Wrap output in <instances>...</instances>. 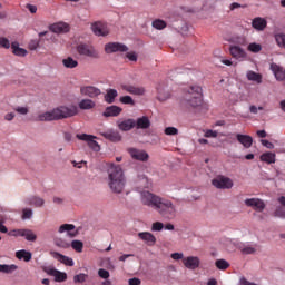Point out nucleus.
I'll use <instances>...</instances> for the list:
<instances>
[{"mask_svg": "<svg viewBox=\"0 0 285 285\" xmlns=\"http://www.w3.org/2000/svg\"><path fill=\"white\" fill-rule=\"evenodd\" d=\"M107 183L114 195H121L126 190V174L119 165L109 164L107 168Z\"/></svg>", "mask_w": 285, "mask_h": 285, "instance_id": "1", "label": "nucleus"}, {"mask_svg": "<svg viewBox=\"0 0 285 285\" xmlns=\"http://www.w3.org/2000/svg\"><path fill=\"white\" fill-rule=\"evenodd\" d=\"M77 115V107H56L49 111L41 112L37 116V121H60Z\"/></svg>", "mask_w": 285, "mask_h": 285, "instance_id": "2", "label": "nucleus"}, {"mask_svg": "<svg viewBox=\"0 0 285 285\" xmlns=\"http://www.w3.org/2000/svg\"><path fill=\"white\" fill-rule=\"evenodd\" d=\"M185 101L190 108H199L204 104V90L199 86H191L186 95Z\"/></svg>", "mask_w": 285, "mask_h": 285, "instance_id": "3", "label": "nucleus"}, {"mask_svg": "<svg viewBox=\"0 0 285 285\" xmlns=\"http://www.w3.org/2000/svg\"><path fill=\"white\" fill-rule=\"evenodd\" d=\"M157 213L161 215L165 219H170V217H175L177 215V207L173 202L161 198L156 207Z\"/></svg>", "mask_w": 285, "mask_h": 285, "instance_id": "4", "label": "nucleus"}, {"mask_svg": "<svg viewBox=\"0 0 285 285\" xmlns=\"http://www.w3.org/2000/svg\"><path fill=\"white\" fill-rule=\"evenodd\" d=\"M140 202L144 206H148L149 208L157 209L159 206V202H161V197L150 193V191H142L140 194Z\"/></svg>", "mask_w": 285, "mask_h": 285, "instance_id": "5", "label": "nucleus"}, {"mask_svg": "<svg viewBox=\"0 0 285 285\" xmlns=\"http://www.w3.org/2000/svg\"><path fill=\"white\" fill-rule=\"evenodd\" d=\"M212 186L218 190H230L235 184L233 183V179L224 175H218L212 179Z\"/></svg>", "mask_w": 285, "mask_h": 285, "instance_id": "6", "label": "nucleus"}, {"mask_svg": "<svg viewBox=\"0 0 285 285\" xmlns=\"http://www.w3.org/2000/svg\"><path fill=\"white\" fill-rule=\"evenodd\" d=\"M76 51L80 57H89L90 59H99V51L95 49L92 46L87 43H79L76 47Z\"/></svg>", "mask_w": 285, "mask_h": 285, "instance_id": "7", "label": "nucleus"}, {"mask_svg": "<svg viewBox=\"0 0 285 285\" xmlns=\"http://www.w3.org/2000/svg\"><path fill=\"white\" fill-rule=\"evenodd\" d=\"M77 139L80 141H86L91 148V150H95L96 153H99L101 150V147L99 146V142H97V137L94 135H88V134H77L76 135Z\"/></svg>", "mask_w": 285, "mask_h": 285, "instance_id": "8", "label": "nucleus"}, {"mask_svg": "<svg viewBox=\"0 0 285 285\" xmlns=\"http://www.w3.org/2000/svg\"><path fill=\"white\" fill-rule=\"evenodd\" d=\"M58 233L60 235L67 233V237H69L70 239H75V237L79 235V228L77 229V227L72 224H62L59 226Z\"/></svg>", "mask_w": 285, "mask_h": 285, "instance_id": "9", "label": "nucleus"}, {"mask_svg": "<svg viewBox=\"0 0 285 285\" xmlns=\"http://www.w3.org/2000/svg\"><path fill=\"white\" fill-rule=\"evenodd\" d=\"M91 31L96 37H108L110 35V30H108V26L101 21L91 23Z\"/></svg>", "mask_w": 285, "mask_h": 285, "instance_id": "10", "label": "nucleus"}, {"mask_svg": "<svg viewBox=\"0 0 285 285\" xmlns=\"http://www.w3.org/2000/svg\"><path fill=\"white\" fill-rule=\"evenodd\" d=\"M156 90H157L156 99L158 101H160V104H164V101H168V99H170L171 94H170V90L168 89V87L166 85L159 83L156 87Z\"/></svg>", "mask_w": 285, "mask_h": 285, "instance_id": "11", "label": "nucleus"}, {"mask_svg": "<svg viewBox=\"0 0 285 285\" xmlns=\"http://www.w3.org/2000/svg\"><path fill=\"white\" fill-rule=\"evenodd\" d=\"M80 95L82 97H89V99H97L101 95V89L95 86H85L80 88Z\"/></svg>", "mask_w": 285, "mask_h": 285, "instance_id": "12", "label": "nucleus"}, {"mask_svg": "<svg viewBox=\"0 0 285 285\" xmlns=\"http://www.w3.org/2000/svg\"><path fill=\"white\" fill-rule=\"evenodd\" d=\"M105 51L107 55H112V52H128V47L119 42H109L105 46Z\"/></svg>", "mask_w": 285, "mask_h": 285, "instance_id": "13", "label": "nucleus"}, {"mask_svg": "<svg viewBox=\"0 0 285 285\" xmlns=\"http://www.w3.org/2000/svg\"><path fill=\"white\" fill-rule=\"evenodd\" d=\"M183 264L185 268H188L189 271H196V268H199L202 261L197 256H188L183 258Z\"/></svg>", "mask_w": 285, "mask_h": 285, "instance_id": "14", "label": "nucleus"}, {"mask_svg": "<svg viewBox=\"0 0 285 285\" xmlns=\"http://www.w3.org/2000/svg\"><path fill=\"white\" fill-rule=\"evenodd\" d=\"M128 153H129L131 159H136L137 161H148V159H149L148 153H146L145 150H141V149L129 148Z\"/></svg>", "mask_w": 285, "mask_h": 285, "instance_id": "15", "label": "nucleus"}, {"mask_svg": "<svg viewBox=\"0 0 285 285\" xmlns=\"http://www.w3.org/2000/svg\"><path fill=\"white\" fill-rule=\"evenodd\" d=\"M49 30L55 35H66V32H70V26L66 22H57L51 24Z\"/></svg>", "mask_w": 285, "mask_h": 285, "instance_id": "16", "label": "nucleus"}, {"mask_svg": "<svg viewBox=\"0 0 285 285\" xmlns=\"http://www.w3.org/2000/svg\"><path fill=\"white\" fill-rule=\"evenodd\" d=\"M245 204L249 208H254V210H258V213H262L264 208H266V204H264V200L259 198H248L245 200Z\"/></svg>", "mask_w": 285, "mask_h": 285, "instance_id": "17", "label": "nucleus"}, {"mask_svg": "<svg viewBox=\"0 0 285 285\" xmlns=\"http://www.w3.org/2000/svg\"><path fill=\"white\" fill-rule=\"evenodd\" d=\"M121 88L126 92H129V95H136L138 97H142V95H146V88L144 87H136L132 85H122Z\"/></svg>", "mask_w": 285, "mask_h": 285, "instance_id": "18", "label": "nucleus"}, {"mask_svg": "<svg viewBox=\"0 0 285 285\" xmlns=\"http://www.w3.org/2000/svg\"><path fill=\"white\" fill-rule=\"evenodd\" d=\"M50 255L53 259L60 262V264H65V266H75V261L66 255L59 254L58 252H50Z\"/></svg>", "mask_w": 285, "mask_h": 285, "instance_id": "19", "label": "nucleus"}, {"mask_svg": "<svg viewBox=\"0 0 285 285\" xmlns=\"http://www.w3.org/2000/svg\"><path fill=\"white\" fill-rule=\"evenodd\" d=\"M47 275L55 277V282H66L68 274L56 268H47Z\"/></svg>", "mask_w": 285, "mask_h": 285, "instance_id": "20", "label": "nucleus"}, {"mask_svg": "<svg viewBox=\"0 0 285 285\" xmlns=\"http://www.w3.org/2000/svg\"><path fill=\"white\" fill-rule=\"evenodd\" d=\"M138 237L145 242V244H148V246H155V244H157V238L150 232H140L138 233Z\"/></svg>", "mask_w": 285, "mask_h": 285, "instance_id": "21", "label": "nucleus"}, {"mask_svg": "<svg viewBox=\"0 0 285 285\" xmlns=\"http://www.w3.org/2000/svg\"><path fill=\"white\" fill-rule=\"evenodd\" d=\"M271 70L275 76V79L277 81H285V69L284 67H279L277 63H272L271 65Z\"/></svg>", "mask_w": 285, "mask_h": 285, "instance_id": "22", "label": "nucleus"}, {"mask_svg": "<svg viewBox=\"0 0 285 285\" xmlns=\"http://www.w3.org/2000/svg\"><path fill=\"white\" fill-rule=\"evenodd\" d=\"M135 128L137 130H148L150 128V118L148 116H142L135 120Z\"/></svg>", "mask_w": 285, "mask_h": 285, "instance_id": "23", "label": "nucleus"}, {"mask_svg": "<svg viewBox=\"0 0 285 285\" xmlns=\"http://www.w3.org/2000/svg\"><path fill=\"white\" fill-rule=\"evenodd\" d=\"M117 126L122 132H128V130L135 128V119L118 120Z\"/></svg>", "mask_w": 285, "mask_h": 285, "instance_id": "24", "label": "nucleus"}, {"mask_svg": "<svg viewBox=\"0 0 285 285\" xmlns=\"http://www.w3.org/2000/svg\"><path fill=\"white\" fill-rule=\"evenodd\" d=\"M121 107L112 105L105 109V111L102 112V117H119V115H121Z\"/></svg>", "mask_w": 285, "mask_h": 285, "instance_id": "25", "label": "nucleus"}, {"mask_svg": "<svg viewBox=\"0 0 285 285\" xmlns=\"http://www.w3.org/2000/svg\"><path fill=\"white\" fill-rule=\"evenodd\" d=\"M229 51L234 59H246V51L239 46H232Z\"/></svg>", "mask_w": 285, "mask_h": 285, "instance_id": "26", "label": "nucleus"}, {"mask_svg": "<svg viewBox=\"0 0 285 285\" xmlns=\"http://www.w3.org/2000/svg\"><path fill=\"white\" fill-rule=\"evenodd\" d=\"M236 139L244 148H250V146H253V137L249 135L237 134Z\"/></svg>", "mask_w": 285, "mask_h": 285, "instance_id": "27", "label": "nucleus"}, {"mask_svg": "<svg viewBox=\"0 0 285 285\" xmlns=\"http://www.w3.org/2000/svg\"><path fill=\"white\" fill-rule=\"evenodd\" d=\"M268 22H266V19L264 18H255L253 21H252V26L255 30H258V31H262V30H265L266 29V26H267Z\"/></svg>", "mask_w": 285, "mask_h": 285, "instance_id": "28", "label": "nucleus"}, {"mask_svg": "<svg viewBox=\"0 0 285 285\" xmlns=\"http://www.w3.org/2000/svg\"><path fill=\"white\" fill-rule=\"evenodd\" d=\"M101 136L109 141H121V135H119V132L115 130L102 132Z\"/></svg>", "mask_w": 285, "mask_h": 285, "instance_id": "29", "label": "nucleus"}, {"mask_svg": "<svg viewBox=\"0 0 285 285\" xmlns=\"http://www.w3.org/2000/svg\"><path fill=\"white\" fill-rule=\"evenodd\" d=\"M80 110H92L97 106V104L92 99H82L78 104Z\"/></svg>", "mask_w": 285, "mask_h": 285, "instance_id": "30", "label": "nucleus"}, {"mask_svg": "<svg viewBox=\"0 0 285 285\" xmlns=\"http://www.w3.org/2000/svg\"><path fill=\"white\" fill-rule=\"evenodd\" d=\"M11 49L13 55H16L17 57H26V55H28V50L19 47V42H12Z\"/></svg>", "mask_w": 285, "mask_h": 285, "instance_id": "31", "label": "nucleus"}, {"mask_svg": "<svg viewBox=\"0 0 285 285\" xmlns=\"http://www.w3.org/2000/svg\"><path fill=\"white\" fill-rule=\"evenodd\" d=\"M117 97H119V94L116 89H108L105 95V101L106 104H115V99H117Z\"/></svg>", "mask_w": 285, "mask_h": 285, "instance_id": "32", "label": "nucleus"}, {"mask_svg": "<svg viewBox=\"0 0 285 285\" xmlns=\"http://www.w3.org/2000/svg\"><path fill=\"white\" fill-rule=\"evenodd\" d=\"M17 259H23L24 262H30L32 259V253L21 249L16 253Z\"/></svg>", "mask_w": 285, "mask_h": 285, "instance_id": "33", "label": "nucleus"}, {"mask_svg": "<svg viewBox=\"0 0 285 285\" xmlns=\"http://www.w3.org/2000/svg\"><path fill=\"white\" fill-rule=\"evenodd\" d=\"M29 204L36 208H41L46 204V200H43L41 197L33 196L29 199Z\"/></svg>", "mask_w": 285, "mask_h": 285, "instance_id": "34", "label": "nucleus"}, {"mask_svg": "<svg viewBox=\"0 0 285 285\" xmlns=\"http://www.w3.org/2000/svg\"><path fill=\"white\" fill-rule=\"evenodd\" d=\"M17 268H19L17 265L12 264V265H1L0 264V273H6L7 275H10L12 273H14V271H17Z\"/></svg>", "mask_w": 285, "mask_h": 285, "instance_id": "35", "label": "nucleus"}, {"mask_svg": "<svg viewBox=\"0 0 285 285\" xmlns=\"http://www.w3.org/2000/svg\"><path fill=\"white\" fill-rule=\"evenodd\" d=\"M22 237L27 239V242H37V234L32 232V229H22Z\"/></svg>", "mask_w": 285, "mask_h": 285, "instance_id": "36", "label": "nucleus"}, {"mask_svg": "<svg viewBox=\"0 0 285 285\" xmlns=\"http://www.w3.org/2000/svg\"><path fill=\"white\" fill-rule=\"evenodd\" d=\"M248 81H255L256 83H262V75L255 71H248L246 75Z\"/></svg>", "mask_w": 285, "mask_h": 285, "instance_id": "37", "label": "nucleus"}, {"mask_svg": "<svg viewBox=\"0 0 285 285\" xmlns=\"http://www.w3.org/2000/svg\"><path fill=\"white\" fill-rule=\"evenodd\" d=\"M62 65L65 66V68H77L79 66V62L72 57H68L62 60Z\"/></svg>", "mask_w": 285, "mask_h": 285, "instance_id": "38", "label": "nucleus"}, {"mask_svg": "<svg viewBox=\"0 0 285 285\" xmlns=\"http://www.w3.org/2000/svg\"><path fill=\"white\" fill-rule=\"evenodd\" d=\"M261 161H265L266 164H275V154L274 153L262 154Z\"/></svg>", "mask_w": 285, "mask_h": 285, "instance_id": "39", "label": "nucleus"}, {"mask_svg": "<svg viewBox=\"0 0 285 285\" xmlns=\"http://www.w3.org/2000/svg\"><path fill=\"white\" fill-rule=\"evenodd\" d=\"M215 266L218 268V271H226L230 267V264L226 259H217L215 262Z\"/></svg>", "mask_w": 285, "mask_h": 285, "instance_id": "40", "label": "nucleus"}, {"mask_svg": "<svg viewBox=\"0 0 285 285\" xmlns=\"http://www.w3.org/2000/svg\"><path fill=\"white\" fill-rule=\"evenodd\" d=\"M70 246H71V248H73V250H76V253L83 252V242H81V240H72Z\"/></svg>", "mask_w": 285, "mask_h": 285, "instance_id": "41", "label": "nucleus"}, {"mask_svg": "<svg viewBox=\"0 0 285 285\" xmlns=\"http://www.w3.org/2000/svg\"><path fill=\"white\" fill-rule=\"evenodd\" d=\"M151 26L156 30H164V28H166V21H164L161 19H157V20L153 21Z\"/></svg>", "mask_w": 285, "mask_h": 285, "instance_id": "42", "label": "nucleus"}, {"mask_svg": "<svg viewBox=\"0 0 285 285\" xmlns=\"http://www.w3.org/2000/svg\"><path fill=\"white\" fill-rule=\"evenodd\" d=\"M86 279H88V275L80 273L73 276V283L75 284H83V282H86Z\"/></svg>", "mask_w": 285, "mask_h": 285, "instance_id": "43", "label": "nucleus"}, {"mask_svg": "<svg viewBox=\"0 0 285 285\" xmlns=\"http://www.w3.org/2000/svg\"><path fill=\"white\" fill-rule=\"evenodd\" d=\"M247 50H249V52H262V45L256 43V42H252L248 45Z\"/></svg>", "mask_w": 285, "mask_h": 285, "instance_id": "44", "label": "nucleus"}, {"mask_svg": "<svg viewBox=\"0 0 285 285\" xmlns=\"http://www.w3.org/2000/svg\"><path fill=\"white\" fill-rule=\"evenodd\" d=\"M120 104H125L128 106H135V100L130 96H122L119 99Z\"/></svg>", "mask_w": 285, "mask_h": 285, "instance_id": "45", "label": "nucleus"}, {"mask_svg": "<svg viewBox=\"0 0 285 285\" xmlns=\"http://www.w3.org/2000/svg\"><path fill=\"white\" fill-rule=\"evenodd\" d=\"M32 215H33V212L31 208H24L22 209V216H21V219L26 220V219H32Z\"/></svg>", "mask_w": 285, "mask_h": 285, "instance_id": "46", "label": "nucleus"}, {"mask_svg": "<svg viewBox=\"0 0 285 285\" xmlns=\"http://www.w3.org/2000/svg\"><path fill=\"white\" fill-rule=\"evenodd\" d=\"M55 244H56V246H58V248H70V243H68L61 238L56 239Z\"/></svg>", "mask_w": 285, "mask_h": 285, "instance_id": "47", "label": "nucleus"}, {"mask_svg": "<svg viewBox=\"0 0 285 285\" xmlns=\"http://www.w3.org/2000/svg\"><path fill=\"white\" fill-rule=\"evenodd\" d=\"M276 42L282 48H285V33H278L275 36Z\"/></svg>", "mask_w": 285, "mask_h": 285, "instance_id": "48", "label": "nucleus"}, {"mask_svg": "<svg viewBox=\"0 0 285 285\" xmlns=\"http://www.w3.org/2000/svg\"><path fill=\"white\" fill-rule=\"evenodd\" d=\"M151 230H153V232L160 233V230H164V223H161V222H155V223H153V225H151Z\"/></svg>", "mask_w": 285, "mask_h": 285, "instance_id": "49", "label": "nucleus"}, {"mask_svg": "<svg viewBox=\"0 0 285 285\" xmlns=\"http://www.w3.org/2000/svg\"><path fill=\"white\" fill-rule=\"evenodd\" d=\"M165 135H167V136L179 135V129L175 128V127H167V128H165Z\"/></svg>", "mask_w": 285, "mask_h": 285, "instance_id": "50", "label": "nucleus"}, {"mask_svg": "<svg viewBox=\"0 0 285 285\" xmlns=\"http://www.w3.org/2000/svg\"><path fill=\"white\" fill-rule=\"evenodd\" d=\"M243 255H255L257 253V249L253 246H247L242 249Z\"/></svg>", "mask_w": 285, "mask_h": 285, "instance_id": "51", "label": "nucleus"}, {"mask_svg": "<svg viewBox=\"0 0 285 285\" xmlns=\"http://www.w3.org/2000/svg\"><path fill=\"white\" fill-rule=\"evenodd\" d=\"M98 276L101 277V279H108L110 277V272L107 269L100 268L98 269Z\"/></svg>", "mask_w": 285, "mask_h": 285, "instance_id": "52", "label": "nucleus"}, {"mask_svg": "<svg viewBox=\"0 0 285 285\" xmlns=\"http://www.w3.org/2000/svg\"><path fill=\"white\" fill-rule=\"evenodd\" d=\"M274 217H281L285 219V210L282 207H277L274 212Z\"/></svg>", "mask_w": 285, "mask_h": 285, "instance_id": "53", "label": "nucleus"}, {"mask_svg": "<svg viewBox=\"0 0 285 285\" xmlns=\"http://www.w3.org/2000/svg\"><path fill=\"white\" fill-rule=\"evenodd\" d=\"M13 110L18 112V115H28V112H30L28 107H16Z\"/></svg>", "mask_w": 285, "mask_h": 285, "instance_id": "54", "label": "nucleus"}, {"mask_svg": "<svg viewBox=\"0 0 285 285\" xmlns=\"http://www.w3.org/2000/svg\"><path fill=\"white\" fill-rule=\"evenodd\" d=\"M0 48H6L8 50V48H10V40H8V38H0Z\"/></svg>", "mask_w": 285, "mask_h": 285, "instance_id": "55", "label": "nucleus"}, {"mask_svg": "<svg viewBox=\"0 0 285 285\" xmlns=\"http://www.w3.org/2000/svg\"><path fill=\"white\" fill-rule=\"evenodd\" d=\"M9 235L11 237H22L23 229H13V230L9 232Z\"/></svg>", "mask_w": 285, "mask_h": 285, "instance_id": "56", "label": "nucleus"}, {"mask_svg": "<svg viewBox=\"0 0 285 285\" xmlns=\"http://www.w3.org/2000/svg\"><path fill=\"white\" fill-rule=\"evenodd\" d=\"M178 30L181 35H188V24L187 23H181L180 26H178Z\"/></svg>", "mask_w": 285, "mask_h": 285, "instance_id": "57", "label": "nucleus"}, {"mask_svg": "<svg viewBox=\"0 0 285 285\" xmlns=\"http://www.w3.org/2000/svg\"><path fill=\"white\" fill-rule=\"evenodd\" d=\"M262 146H265V148H268L269 150H273L275 148V145L268 140H261Z\"/></svg>", "mask_w": 285, "mask_h": 285, "instance_id": "58", "label": "nucleus"}, {"mask_svg": "<svg viewBox=\"0 0 285 285\" xmlns=\"http://www.w3.org/2000/svg\"><path fill=\"white\" fill-rule=\"evenodd\" d=\"M126 57L129 59V61H137V53L135 51L127 52Z\"/></svg>", "mask_w": 285, "mask_h": 285, "instance_id": "59", "label": "nucleus"}, {"mask_svg": "<svg viewBox=\"0 0 285 285\" xmlns=\"http://www.w3.org/2000/svg\"><path fill=\"white\" fill-rule=\"evenodd\" d=\"M37 48H39V40H31L29 42V49L37 50Z\"/></svg>", "mask_w": 285, "mask_h": 285, "instance_id": "60", "label": "nucleus"}, {"mask_svg": "<svg viewBox=\"0 0 285 285\" xmlns=\"http://www.w3.org/2000/svg\"><path fill=\"white\" fill-rule=\"evenodd\" d=\"M129 285H141V279L134 277L128 281Z\"/></svg>", "mask_w": 285, "mask_h": 285, "instance_id": "61", "label": "nucleus"}, {"mask_svg": "<svg viewBox=\"0 0 285 285\" xmlns=\"http://www.w3.org/2000/svg\"><path fill=\"white\" fill-rule=\"evenodd\" d=\"M27 10H29V12H31V14H36L37 13V6L35 4H26Z\"/></svg>", "mask_w": 285, "mask_h": 285, "instance_id": "62", "label": "nucleus"}, {"mask_svg": "<svg viewBox=\"0 0 285 285\" xmlns=\"http://www.w3.org/2000/svg\"><path fill=\"white\" fill-rule=\"evenodd\" d=\"M14 112H8L4 115V121H12L14 119Z\"/></svg>", "mask_w": 285, "mask_h": 285, "instance_id": "63", "label": "nucleus"}, {"mask_svg": "<svg viewBox=\"0 0 285 285\" xmlns=\"http://www.w3.org/2000/svg\"><path fill=\"white\" fill-rule=\"evenodd\" d=\"M218 132L217 131H213V130H207L205 132V137H217Z\"/></svg>", "mask_w": 285, "mask_h": 285, "instance_id": "64", "label": "nucleus"}]
</instances>
